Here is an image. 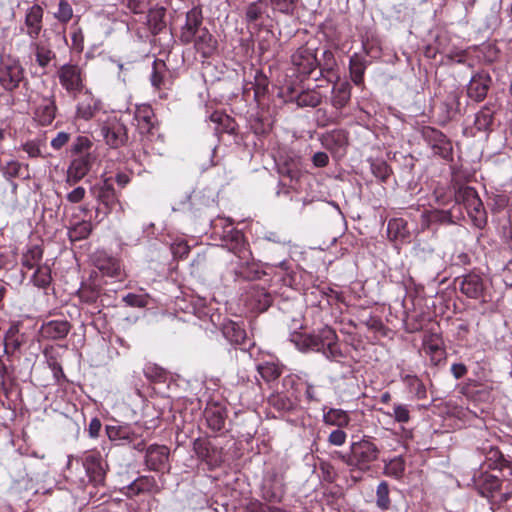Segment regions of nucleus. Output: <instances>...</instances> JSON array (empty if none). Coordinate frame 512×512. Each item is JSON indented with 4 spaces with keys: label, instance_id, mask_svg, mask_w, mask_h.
<instances>
[{
    "label": "nucleus",
    "instance_id": "49530a36",
    "mask_svg": "<svg viewBox=\"0 0 512 512\" xmlns=\"http://www.w3.org/2000/svg\"><path fill=\"white\" fill-rule=\"evenodd\" d=\"M123 301L128 306L139 307V308L145 307L148 304L147 296L137 295V294H133V293L127 294L123 298Z\"/></svg>",
    "mask_w": 512,
    "mask_h": 512
},
{
    "label": "nucleus",
    "instance_id": "f704fd0d",
    "mask_svg": "<svg viewBox=\"0 0 512 512\" xmlns=\"http://www.w3.org/2000/svg\"><path fill=\"white\" fill-rule=\"evenodd\" d=\"M321 103V95L316 91H305L296 97L299 107H316Z\"/></svg>",
    "mask_w": 512,
    "mask_h": 512
},
{
    "label": "nucleus",
    "instance_id": "bf43d9fd",
    "mask_svg": "<svg viewBox=\"0 0 512 512\" xmlns=\"http://www.w3.org/2000/svg\"><path fill=\"white\" fill-rule=\"evenodd\" d=\"M312 162L316 167H325L329 162V157L325 152H317L313 155Z\"/></svg>",
    "mask_w": 512,
    "mask_h": 512
},
{
    "label": "nucleus",
    "instance_id": "37998d69",
    "mask_svg": "<svg viewBox=\"0 0 512 512\" xmlns=\"http://www.w3.org/2000/svg\"><path fill=\"white\" fill-rule=\"evenodd\" d=\"M493 121L492 113L489 109H483L476 114L475 125L479 130L487 129Z\"/></svg>",
    "mask_w": 512,
    "mask_h": 512
},
{
    "label": "nucleus",
    "instance_id": "f03ea898",
    "mask_svg": "<svg viewBox=\"0 0 512 512\" xmlns=\"http://www.w3.org/2000/svg\"><path fill=\"white\" fill-rule=\"evenodd\" d=\"M57 76L60 85L66 92L75 98L84 89V77L82 69L76 64H64L58 71Z\"/></svg>",
    "mask_w": 512,
    "mask_h": 512
},
{
    "label": "nucleus",
    "instance_id": "a19ab883",
    "mask_svg": "<svg viewBox=\"0 0 512 512\" xmlns=\"http://www.w3.org/2000/svg\"><path fill=\"white\" fill-rule=\"evenodd\" d=\"M270 3L274 10L285 15H292L296 8L297 0H270Z\"/></svg>",
    "mask_w": 512,
    "mask_h": 512
},
{
    "label": "nucleus",
    "instance_id": "f3484780",
    "mask_svg": "<svg viewBox=\"0 0 512 512\" xmlns=\"http://www.w3.org/2000/svg\"><path fill=\"white\" fill-rule=\"evenodd\" d=\"M456 202L463 203L467 210L480 212L482 209V202L478 197L476 190L472 187H461L455 194Z\"/></svg>",
    "mask_w": 512,
    "mask_h": 512
},
{
    "label": "nucleus",
    "instance_id": "c9c22d12",
    "mask_svg": "<svg viewBox=\"0 0 512 512\" xmlns=\"http://www.w3.org/2000/svg\"><path fill=\"white\" fill-rule=\"evenodd\" d=\"M389 492V485L386 481H382L378 484L376 490V505L382 510L390 508L391 501L389 498Z\"/></svg>",
    "mask_w": 512,
    "mask_h": 512
},
{
    "label": "nucleus",
    "instance_id": "de8ad7c7",
    "mask_svg": "<svg viewBox=\"0 0 512 512\" xmlns=\"http://www.w3.org/2000/svg\"><path fill=\"white\" fill-rule=\"evenodd\" d=\"M347 439V434L343 428L333 430L328 436V443L333 446H342Z\"/></svg>",
    "mask_w": 512,
    "mask_h": 512
},
{
    "label": "nucleus",
    "instance_id": "603ef678",
    "mask_svg": "<svg viewBox=\"0 0 512 512\" xmlns=\"http://www.w3.org/2000/svg\"><path fill=\"white\" fill-rule=\"evenodd\" d=\"M158 66L159 64L155 61L150 80L154 88L161 89L164 85V75L158 70Z\"/></svg>",
    "mask_w": 512,
    "mask_h": 512
},
{
    "label": "nucleus",
    "instance_id": "7ed1b4c3",
    "mask_svg": "<svg viewBox=\"0 0 512 512\" xmlns=\"http://www.w3.org/2000/svg\"><path fill=\"white\" fill-rule=\"evenodd\" d=\"M35 119L43 126L50 125L55 119L57 106L53 92L37 95L32 100Z\"/></svg>",
    "mask_w": 512,
    "mask_h": 512
},
{
    "label": "nucleus",
    "instance_id": "13d9d810",
    "mask_svg": "<svg viewBox=\"0 0 512 512\" xmlns=\"http://www.w3.org/2000/svg\"><path fill=\"white\" fill-rule=\"evenodd\" d=\"M102 424L98 418H93L88 426L89 436L92 438H97L99 436Z\"/></svg>",
    "mask_w": 512,
    "mask_h": 512
},
{
    "label": "nucleus",
    "instance_id": "b1692460",
    "mask_svg": "<svg viewBox=\"0 0 512 512\" xmlns=\"http://www.w3.org/2000/svg\"><path fill=\"white\" fill-rule=\"evenodd\" d=\"M349 70H350L351 80L354 82V84L361 85L364 80V73L366 70V60L362 56H360L356 53L353 54L349 60Z\"/></svg>",
    "mask_w": 512,
    "mask_h": 512
},
{
    "label": "nucleus",
    "instance_id": "3c124183",
    "mask_svg": "<svg viewBox=\"0 0 512 512\" xmlns=\"http://www.w3.org/2000/svg\"><path fill=\"white\" fill-rule=\"evenodd\" d=\"M362 322L370 330L382 332V334H385V326L380 318L376 316H369L366 320H363Z\"/></svg>",
    "mask_w": 512,
    "mask_h": 512
},
{
    "label": "nucleus",
    "instance_id": "1a4fd4ad",
    "mask_svg": "<svg viewBox=\"0 0 512 512\" xmlns=\"http://www.w3.org/2000/svg\"><path fill=\"white\" fill-rule=\"evenodd\" d=\"M43 15V8L38 4L32 5L26 11L24 24L26 34L31 40H36L40 35L43 28Z\"/></svg>",
    "mask_w": 512,
    "mask_h": 512
},
{
    "label": "nucleus",
    "instance_id": "4c0bfd02",
    "mask_svg": "<svg viewBox=\"0 0 512 512\" xmlns=\"http://www.w3.org/2000/svg\"><path fill=\"white\" fill-rule=\"evenodd\" d=\"M33 283L38 287H46L51 282V270L47 265H40L36 268L33 276Z\"/></svg>",
    "mask_w": 512,
    "mask_h": 512
},
{
    "label": "nucleus",
    "instance_id": "cd10ccee",
    "mask_svg": "<svg viewBox=\"0 0 512 512\" xmlns=\"http://www.w3.org/2000/svg\"><path fill=\"white\" fill-rule=\"evenodd\" d=\"M42 256L43 250L38 245L31 247L22 257L23 267L29 270L37 268L40 266L39 263L42 260Z\"/></svg>",
    "mask_w": 512,
    "mask_h": 512
},
{
    "label": "nucleus",
    "instance_id": "393cba45",
    "mask_svg": "<svg viewBox=\"0 0 512 512\" xmlns=\"http://www.w3.org/2000/svg\"><path fill=\"white\" fill-rule=\"evenodd\" d=\"M266 10V0H256L249 3L245 8V22L247 25L254 24L260 20Z\"/></svg>",
    "mask_w": 512,
    "mask_h": 512
},
{
    "label": "nucleus",
    "instance_id": "8fccbe9b",
    "mask_svg": "<svg viewBox=\"0 0 512 512\" xmlns=\"http://www.w3.org/2000/svg\"><path fill=\"white\" fill-rule=\"evenodd\" d=\"M317 335L320 341L323 343V347H325L326 344L337 341V335L335 331L328 326L322 328Z\"/></svg>",
    "mask_w": 512,
    "mask_h": 512
},
{
    "label": "nucleus",
    "instance_id": "72a5a7b5",
    "mask_svg": "<svg viewBox=\"0 0 512 512\" xmlns=\"http://www.w3.org/2000/svg\"><path fill=\"white\" fill-rule=\"evenodd\" d=\"M57 8L53 16L62 24H67L73 17V8L67 0H57Z\"/></svg>",
    "mask_w": 512,
    "mask_h": 512
},
{
    "label": "nucleus",
    "instance_id": "2eb2a0df",
    "mask_svg": "<svg viewBox=\"0 0 512 512\" xmlns=\"http://www.w3.org/2000/svg\"><path fill=\"white\" fill-rule=\"evenodd\" d=\"M460 290L469 298L477 299L484 291V283L478 274L469 273L462 277Z\"/></svg>",
    "mask_w": 512,
    "mask_h": 512
},
{
    "label": "nucleus",
    "instance_id": "4468645a",
    "mask_svg": "<svg viewBox=\"0 0 512 512\" xmlns=\"http://www.w3.org/2000/svg\"><path fill=\"white\" fill-rule=\"evenodd\" d=\"M169 449L166 446L152 445L146 452V464L151 470L159 471L166 468Z\"/></svg>",
    "mask_w": 512,
    "mask_h": 512
},
{
    "label": "nucleus",
    "instance_id": "bb28decb",
    "mask_svg": "<svg viewBox=\"0 0 512 512\" xmlns=\"http://www.w3.org/2000/svg\"><path fill=\"white\" fill-rule=\"evenodd\" d=\"M31 48L35 52L36 62L42 68L48 66L52 58L54 57V53L51 49H49L46 45L41 42H36L32 40Z\"/></svg>",
    "mask_w": 512,
    "mask_h": 512
},
{
    "label": "nucleus",
    "instance_id": "412c9836",
    "mask_svg": "<svg viewBox=\"0 0 512 512\" xmlns=\"http://www.w3.org/2000/svg\"><path fill=\"white\" fill-rule=\"evenodd\" d=\"M351 418L347 411L330 408L323 413V422L326 425L345 428L350 424Z\"/></svg>",
    "mask_w": 512,
    "mask_h": 512
},
{
    "label": "nucleus",
    "instance_id": "338daca9",
    "mask_svg": "<svg viewBox=\"0 0 512 512\" xmlns=\"http://www.w3.org/2000/svg\"><path fill=\"white\" fill-rule=\"evenodd\" d=\"M305 394L310 401H319V399L316 397L314 386L308 385Z\"/></svg>",
    "mask_w": 512,
    "mask_h": 512
},
{
    "label": "nucleus",
    "instance_id": "ddd939ff",
    "mask_svg": "<svg viewBox=\"0 0 512 512\" xmlns=\"http://www.w3.org/2000/svg\"><path fill=\"white\" fill-rule=\"evenodd\" d=\"M491 83V77L487 73H477L470 80L467 87L468 96L480 102L485 99Z\"/></svg>",
    "mask_w": 512,
    "mask_h": 512
},
{
    "label": "nucleus",
    "instance_id": "dca6fc26",
    "mask_svg": "<svg viewBox=\"0 0 512 512\" xmlns=\"http://www.w3.org/2000/svg\"><path fill=\"white\" fill-rule=\"evenodd\" d=\"M70 328V323L66 320H52L42 325L41 334L45 338L59 340L67 336Z\"/></svg>",
    "mask_w": 512,
    "mask_h": 512
},
{
    "label": "nucleus",
    "instance_id": "2f4dec72",
    "mask_svg": "<svg viewBox=\"0 0 512 512\" xmlns=\"http://www.w3.org/2000/svg\"><path fill=\"white\" fill-rule=\"evenodd\" d=\"M106 434L111 441L131 440L132 432L127 425H107Z\"/></svg>",
    "mask_w": 512,
    "mask_h": 512
},
{
    "label": "nucleus",
    "instance_id": "9d476101",
    "mask_svg": "<svg viewBox=\"0 0 512 512\" xmlns=\"http://www.w3.org/2000/svg\"><path fill=\"white\" fill-rule=\"evenodd\" d=\"M101 109V102L89 90L82 93L76 107V118L88 121Z\"/></svg>",
    "mask_w": 512,
    "mask_h": 512
},
{
    "label": "nucleus",
    "instance_id": "774afa93",
    "mask_svg": "<svg viewBox=\"0 0 512 512\" xmlns=\"http://www.w3.org/2000/svg\"><path fill=\"white\" fill-rule=\"evenodd\" d=\"M16 329L11 327L5 334L4 342L16 338Z\"/></svg>",
    "mask_w": 512,
    "mask_h": 512
},
{
    "label": "nucleus",
    "instance_id": "0e129e2a",
    "mask_svg": "<svg viewBox=\"0 0 512 512\" xmlns=\"http://www.w3.org/2000/svg\"><path fill=\"white\" fill-rule=\"evenodd\" d=\"M101 270H103L109 276H112V277L118 276V274L120 272V266L117 262H112L111 267H107V268L101 267Z\"/></svg>",
    "mask_w": 512,
    "mask_h": 512
},
{
    "label": "nucleus",
    "instance_id": "79ce46f5",
    "mask_svg": "<svg viewBox=\"0 0 512 512\" xmlns=\"http://www.w3.org/2000/svg\"><path fill=\"white\" fill-rule=\"evenodd\" d=\"M302 349L321 351L324 347L317 334H308L302 337Z\"/></svg>",
    "mask_w": 512,
    "mask_h": 512
},
{
    "label": "nucleus",
    "instance_id": "6e6552de",
    "mask_svg": "<svg viewBox=\"0 0 512 512\" xmlns=\"http://www.w3.org/2000/svg\"><path fill=\"white\" fill-rule=\"evenodd\" d=\"M203 22L202 11L198 7L192 8L186 14V23L181 33V41L185 44L191 43L200 29Z\"/></svg>",
    "mask_w": 512,
    "mask_h": 512
},
{
    "label": "nucleus",
    "instance_id": "5701e85b",
    "mask_svg": "<svg viewBox=\"0 0 512 512\" xmlns=\"http://www.w3.org/2000/svg\"><path fill=\"white\" fill-rule=\"evenodd\" d=\"M166 10L164 7H154L149 10L147 23L152 34L157 35L166 27Z\"/></svg>",
    "mask_w": 512,
    "mask_h": 512
},
{
    "label": "nucleus",
    "instance_id": "864d4df0",
    "mask_svg": "<svg viewBox=\"0 0 512 512\" xmlns=\"http://www.w3.org/2000/svg\"><path fill=\"white\" fill-rule=\"evenodd\" d=\"M70 140V134L67 132H59L52 140L51 147L55 150H60Z\"/></svg>",
    "mask_w": 512,
    "mask_h": 512
},
{
    "label": "nucleus",
    "instance_id": "0eeeda50",
    "mask_svg": "<svg viewBox=\"0 0 512 512\" xmlns=\"http://www.w3.org/2000/svg\"><path fill=\"white\" fill-rule=\"evenodd\" d=\"M423 133L425 138L431 143L435 154L444 159L451 157L452 144L442 132L433 128H426Z\"/></svg>",
    "mask_w": 512,
    "mask_h": 512
},
{
    "label": "nucleus",
    "instance_id": "680f3d73",
    "mask_svg": "<svg viewBox=\"0 0 512 512\" xmlns=\"http://www.w3.org/2000/svg\"><path fill=\"white\" fill-rule=\"evenodd\" d=\"M21 346L20 341L17 338L4 342L5 353L10 354L17 351Z\"/></svg>",
    "mask_w": 512,
    "mask_h": 512
},
{
    "label": "nucleus",
    "instance_id": "58836bf2",
    "mask_svg": "<svg viewBox=\"0 0 512 512\" xmlns=\"http://www.w3.org/2000/svg\"><path fill=\"white\" fill-rule=\"evenodd\" d=\"M278 171L281 175L289 177L291 180H297L300 177L299 161L291 159L279 164Z\"/></svg>",
    "mask_w": 512,
    "mask_h": 512
},
{
    "label": "nucleus",
    "instance_id": "09e8293b",
    "mask_svg": "<svg viewBox=\"0 0 512 512\" xmlns=\"http://www.w3.org/2000/svg\"><path fill=\"white\" fill-rule=\"evenodd\" d=\"M20 170L21 164L17 161H10L2 168L3 175L7 179L18 177L20 175Z\"/></svg>",
    "mask_w": 512,
    "mask_h": 512
},
{
    "label": "nucleus",
    "instance_id": "e2e57ef3",
    "mask_svg": "<svg viewBox=\"0 0 512 512\" xmlns=\"http://www.w3.org/2000/svg\"><path fill=\"white\" fill-rule=\"evenodd\" d=\"M23 150L30 156V157H38L40 155V148L36 143L28 142L24 144Z\"/></svg>",
    "mask_w": 512,
    "mask_h": 512
},
{
    "label": "nucleus",
    "instance_id": "20e7f679",
    "mask_svg": "<svg viewBox=\"0 0 512 512\" xmlns=\"http://www.w3.org/2000/svg\"><path fill=\"white\" fill-rule=\"evenodd\" d=\"M24 79V69L19 62L7 61L1 64L0 84L5 90H15Z\"/></svg>",
    "mask_w": 512,
    "mask_h": 512
},
{
    "label": "nucleus",
    "instance_id": "f257e3e1",
    "mask_svg": "<svg viewBox=\"0 0 512 512\" xmlns=\"http://www.w3.org/2000/svg\"><path fill=\"white\" fill-rule=\"evenodd\" d=\"M380 450L377 445L368 438L352 442L349 453H339L338 458L347 466L367 471L371 467V463L379 457Z\"/></svg>",
    "mask_w": 512,
    "mask_h": 512
},
{
    "label": "nucleus",
    "instance_id": "f8f14e48",
    "mask_svg": "<svg viewBox=\"0 0 512 512\" xmlns=\"http://www.w3.org/2000/svg\"><path fill=\"white\" fill-rule=\"evenodd\" d=\"M292 63L298 68L302 74H311L318 66L316 55L312 49L300 47L292 55Z\"/></svg>",
    "mask_w": 512,
    "mask_h": 512
},
{
    "label": "nucleus",
    "instance_id": "c756f323",
    "mask_svg": "<svg viewBox=\"0 0 512 512\" xmlns=\"http://www.w3.org/2000/svg\"><path fill=\"white\" fill-rule=\"evenodd\" d=\"M223 333L230 342L235 344H241L246 339L245 330L235 322L227 324L223 329Z\"/></svg>",
    "mask_w": 512,
    "mask_h": 512
},
{
    "label": "nucleus",
    "instance_id": "9b49d317",
    "mask_svg": "<svg viewBox=\"0 0 512 512\" xmlns=\"http://www.w3.org/2000/svg\"><path fill=\"white\" fill-rule=\"evenodd\" d=\"M83 466L89 479L95 483L103 481L105 470L102 463V457L98 451H89L83 458Z\"/></svg>",
    "mask_w": 512,
    "mask_h": 512
},
{
    "label": "nucleus",
    "instance_id": "7c9ffc66",
    "mask_svg": "<svg viewBox=\"0 0 512 512\" xmlns=\"http://www.w3.org/2000/svg\"><path fill=\"white\" fill-rule=\"evenodd\" d=\"M405 471V461L401 456L389 460L384 465V474L389 477L399 479Z\"/></svg>",
    "mask_w": 512,
    "mask_h": 512
},
{
    "label": "nucleus",
    "instance_id": "6e6d98bb",
    "mask_svg": "<svg viewBox=\"0 0 512 512\" xmlns=\"http://www.w3.org/2000/svg\"><path fill=\"white\" fill-rule=\"evenodd\" d=\"M91 147V141L84 136L77 137L76 141L72 146V150L75 153H82Z\"/></svg>",
    "mask_w": 512,
    "mask_h": 512
},
{
    "label": "nucleus",
    "instance_id": "a878e982",
    "mask_svg": "<svg viewBox=\"0 0 512 512\" xmlns=\"http://www.w3.org/2000/svg\"><path fill=\"white\" fill-rule=\"evenodd\" d=\"M154 485L155 482L153 479L147 476L139 477L127 487V495L132 497L141 493L150 492Z\"/></svg>",
    "mask_w": 512,
    "mask_h": 512
},
{
    "label": "nucleus",
    "instance_id": "aec40b11",
    "mask_svg": "<svg viewBox=\"0 0 512 512\" xmlns=\"http://www.w3.org/2000/svg\"><path fill=\"white\" fill-rule=\"evenodd\" d=\"M195 47L203 56H210L216 49V40L207 28L200 29L193 39Z\"/></svg>",
    "mask_w": 512,
    "mask_h": 512
},
{
    "label": "nucleus",
    "instance_id": "473e14b6",
    "mask_svg": "<svg viewBox=\"0 0 512 512\" xmlns=\"http://www.w3.org/2000/svg\"><path fill=\"white\" fill-rule=\"evenodd\" d=\"M92 231L89 221H81L69 229L68 235L71 241H79L87 238Z\"/></svg>",
    "mask_w": 512,
    "mask_h": 512
},
{
    "label": "nucleus",
    "instance_id": "5fc2aeb1",
    "mask_svg": "<svg viewBox=\"0 0 512 512\" xmlns=\"http://www.w3.org/2000/svg\"><path fill=\"white\" fill-rule=\"evenodd\" d=\"M321 351H323V354L329 359H336L342 356V353L337 345V341L326 344L324 349Z\"/></svg>",
    "mask_w": 512,
    "mask_h": 512
},
{
    "label": "nucleus",
    "instance_id": "4d7b16f0",
    "mask_svg": "<svg viewBox=\"0 0 512 512\" xmlns=\"http://www.w3.org/2000/svg\"><path fill=\"white\" fill-rule=\"evenodd\" d=\"M86 194L85 188L78 186L74 190H72L70 193L67 194V200L70 203H79L81 202Z\"/></svg>",
    "mask_w": 512,
    "mask_h": 512
},
{
    "label": "nucleus",
    "instance_id": "39448f33",
    "mask_svg": "<svg viewBox=\"0 0 512 512\" xmlns=\"http://www.w3.org/2000/svg\"><path fill=\"white\" fill-rule=\"evenodd\" d=\"M93 160L89 153L75 158L68 167L66 183L72 186L83 179L90 171Z\"/></svg>",
    "mask_w": 512,
    "mask_h": 512
},
{
    "label": "nucleus",
    "instance_id": "a211bd4d",
    "mask_svg": "<svg viewBox=\"0 0 512 512\" xmlns=\"http://www.w3.org/2000/svg\"><path fill=\"white\" fill-rule=\"evenodd\" d=\"M475 485L479 493L487 498H494L495 493L500 488V479L491 474H481V476L475 480Z\"/></svg>",
    "mask_w": 512,
    "mask_h": 512
},
{
    "label": "nucleus",
    "instance_id": "ea45409f",
    "mask_svg": "<svg viewBox=\"0 0 512 512\" xmlns=\"http://www.w3.org/2000/svg\"><path fill=\"white\" fill-rule=\"evenodd\" d=\"M386 414L393 417L398 423H408L410 421V409L406 404L394 403L392 412H387Z\"/></svg>",
    "mask_w": 512,
    "mask_h": 512
},
{
    "label": "nucleus",
    "instance_id": "4be33fe9",
    "mask_svg": "<svg viewBox=\"0 0 512 512\" xmlns=\"http://www.w3.org/2000/svg\"><path fill=\"white\" fill-rule=\"evenodd\" d=\"M351 86L348 82H342L333 86L331 103L336 109H342L350 101Z\"/></svg>",
    "mask_w": 512,
    "mask_h": 512
},
{
    "label": "nucleus",
    "instance_id": "c85d7f7f",
    "mask_svg": "<svg viewBox=\"0 0 512 512\" xmlns=\"http://www.w3.org/2000/svg\"><path fill=\"white\" fill-rule=\"evenodd\" d=\"M205 417L208 426L214 431H220L225 425V414L220 408L207 409Z\"/></svg>",
    "mask_w": 512,
    "mask_h": 512
},
{
    "label": "nucleus",
    "instance_id": "e433bc0d",
    "mask_svg": "<svg viewBox=\"0 0 512 512\" xmlns=\"http://www.w3.org/2000/svg\"><path fill=\"white\" fill-rule=\"evenodd\" d=\"M258 372L265 381L270 382L276 380L282 371L277 364L266 362L258 365Z\"/></svg>",
    "mask_w": 512,
    "mask_h": 512
},
{
    "label": "nucleus",
    "instance_id": "423d86ee",
    "mask_svg": "<svg viewBox=\"0 0 512 512\" xmlns=\"http://www.w3.org/2000/svg\"><path fill=\"white\" fill-rule=\"evenodd\" d=\"M106 143L112 148L123 146L127 139L126 127L117 121L109 122L101 128Z\"/></svg>",
    "mask_w": 512,
    "mask_h": 512
},
{
    "label": "nucleus",
    "instance_id": "6ab92c4d",
    "mask_svg": "<svg viewBox=\"0 0 512 512\" xmlns=\"http://www.w3.org/2000/svg\"><path fill=\"white\" fill-rule=\"evenodd\" d=\"M137 121V127L141 134L150 133L154 127V113L150 106H138L134 115Z\"/></svg>",
    "mask_w": 512,
    "mask_h": 512
},
{
    "label": "nucleus",
    "instance_id": "a18cd8bd",
    "mask_svg": "<svg viewBox=\"0 0 512 512\" xmlns=\"http://www.w3.org/2000/svg\"><path fill=\"white\" fill-rule=\"evenodd\" d=\"M371 169L375 177L382 181H385L390 175L389 166L383 161L373 163Z\"/></svg>",
    "mask_w": 512,
    "mask_h": 512
},
{
    "label": "nucleus",
    "instance_id": "c03bdc74",
    "mask_svg": "<svg viewBox=\"0 0 512 512\" xmlns=\"http://www.w3.org/2000/svg\"><path fill=\"white\" fill-rule=\"evenodd\" d=\"M408 384L418 399L426 397V387L420 379L415 376L408 377Z\"/></svg>",
    "mask_w": 512,
    "mask_h": 512
},
{
    "label": "nucleus",
    "instance_id": "69168bd1",
    "mask_svg": "<svg viewBox=\"0 0 512 512\" xmlns=\"http://www.w3.org/2000/svg\"><path fill=\"white\" fill-rule=\"evenodd\" d=\"M271 505L258 503L252 506L251 512H272Z\"/></svg>",
    "mask_w": 512,
    "mask_h": 512
},
{
    "label": "nucleus",
    "instance_id": "052dcab7",
    "mask_svg": "<svg viewBox=\"0 0 512 512\" xmlns=\"http://www.w3.org/2000/svg\"><path fill=\"white\" fill-rule=\"evenodd\" d=\"M467 371V367L462 363H454L451 366V373L455 377V379H460L464 377Z\"/></svg>",
    "mask_w": 512,
    "mask_h": 512
}]
</instances>
